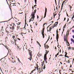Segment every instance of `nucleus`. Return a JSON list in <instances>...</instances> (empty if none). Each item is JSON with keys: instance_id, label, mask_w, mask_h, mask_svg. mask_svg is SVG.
Segmentation results:
<instances>
[{"instance_id": "1", "label": "nucleus", "mask_w": 74, "mask_h": 74, "mask_svg": "<svg viewBox=\"0 0 74 74\" xmlns=\"http://www.w3.org/2000/svg\"><path fill=\"white\" fill-rule=\"evenodd\" d=\"M36 11L37 10L36 9H35V10H34V12H32L31 15L32 16V17L30 19V20H31V21H34V18H35V16H34V15H35V14L36 13Z\"/></svg>"}, {"instance_id": "2", "label": "nucleus", "mask_w": 74, "mask_h": 74, "mask_svg": "<svg viewBox=\"0 0 74 74\" xmlns=\"http://www.w3.org/2000/svg\"><path fill=\"white\" fill-rule=\"evenodd\" d=\"M28 51H29V55L30 56V57L29 58H28V59H29L30 61H31V59H32V51H30V50H28Z\"/></svg>"}, {"instance_id": "3", "label": "nucleus", "mask_w": 74, "mask_h": 74, "mask_svg": "<svg viewBox=\"0 0 74 74\" xmlns=\"http://www.w3.org/2000/svg\"><path fill=\"white\" fill-rule=\"evenodd\" d=\"M69 33H67L66 36H64V41H67V37H68V36H69Z\"/></svg>"}, {"instance_id": "4", "label": "nucleus", "mask_w": 74, "mask_h": 74, "mask_svg": "<svg viewBox=\"0 0 74 74\" xmlns=\"http://www.w3.org/2000/svg\"><path fill=\"white\" fill-rule=\"evenodd\" d=\"M45 15L44 16V17L43 18H45V17H46V15H47V9L46 8H45Z\"/></svg>"}, {"instance_id": "5", "label": "nucleus", "mask_w": 74, "mask_h": 74, "mask_svg": "<svg viewBox=\"0 0 74 74\" xmlns=\"http://www.w3.org/2000/svg\"><path fill=\"white\" fill-rule=\"evenodd\" d=\"M10 5H11V4L12 5V6H16V3H12L11 2H10Z\"/></svg>"}, {"instance_id": "6", "label": "nucleus", "mask_w": 74, "mask_h": 74, "mask_svg": "<svg viewBox=\"0 0 74 74\" xmlns=\"http://www.w3.org/2000/svg\"><path fill=\"white\" fill-rule=\"evenodd\" d=\"M10 20H11V19L10 20H9L7 21H5L0 22V23H2L1 24L2 25H5V23H4V22H8V21H10Z\"/></svg>"}, {"instance_id": "7", "label": "nucleus", "mask_w": 74, "mask_h": 74, "mask_svg": "<svg viewBox=\"0 0 74 74\" xmlns=\"http://www.w3.org/2000/svg\"><path fill=\"white\" fill-rule=\"evenodd\" d=\"M16 50L17 51H20V47L17 46V47L16 48Z\"/></svg>"}, {"instance_id": "8", "label": "nucleus", "mask_w": 74, "mask_h": 74, "mask_svg": "<svg viewBox=\"0 0 74 74\" xmlns=\"http://www.w3.org/2000/svg\"><path fill=\"white\" fill-rule=\"evenodd\" d=\"M58 22H56L54 25H53V26H54L53 27V28H52V29H53V28L55 26H57V25H58Z\"/></svg>"}, {"instance_id": "9", "label": "nucleus", "mask_w": 74, "mask_h": 74, "mask_svg": "<svg viewBox=\"0 0 74 74\" xmlns=\"http://www.w3.org/2000/svg\"><path fill=\"white\" fill-rule=\"evenodd\" d=\"M59 38V34H56V39L57 40V41H58V39Z\"/></svg>"}, {"instance_id": "10", "label": "nucleus", "mask_w": 74, "mask_h": 74, "mask_svg": "<svg viewBox=\"0 0 74 74\" xmlns=\"http://www.w3.org/2000/svg\"><path fill=\"white\" fill-rule=\"evenodd\" d=\"M38 72L39 73H41V72H42V71H41V69H40V68L39 69H38Z\"/></svg>"}, {"instance_id": "11", "label": "nucleus", "mask_w": 74, "mask_h": 74, "mask_svg": "<svg viewBox=\"0 0 74 74\" xmlns=\"http://www.w3.org/2000/svg\"><path fill=\"white\" fill-rule=\"evenodd\" d=\"M36 67H35V69H37V70H38V64H36Z\"/></svg>"}, {"instance_id": "12", "label": "nucleus", "mask_w": 74, "mask_h": 74, "mask_svg": "<svg viewBox=\"0 0 74 74\" xmlns=\"http://www.w3.org/2000/svg\"><path fill=\"white\" fill-rule=\"evenodd\" d=\"M45 29V28H43L42 29V33H44V29Z\"/></svg>"}, {"instance_id": "13", "label": "nucleus", "mask_w": 74, "mask_h": 74, "mask_svg": "<svg viewBox=\"0 0 74 74\" xmlns=\"http://www.w3.org/2000/svg\"><path fill=\"white\" fill-rule=\"evenodd\" d=\"M65 57H67V53L66 52H65Z\"/></svg>"}, {"instance_id": "14", "label": "nucleus", "mask_w": 74, "mask_h": 74, "mask_svg": "<svg viewBox=\"0 0 74 74\" xmlns=\"http://www.w3.org/2000/svg\"><path fill=\"white\" fill-rule=\"evenodd\" d=\"M64 1L62 3V6H61L62 9V7H63V5L64 4Z\"/></svg>"}, {"instance_id": "15", "label": "nucleus", "mask_w": 74, "mask_h": 74, "mask_svg": "<svg viewBox=\"0 0 74 74\" xmlns=\"http://www.w3.org/2000/svg\"><path fill=\"white\" fill-rule=\"evenodd\" d=\"M49 39H48L47 41L46 42L45 44H44L45 45V44L48 41V40H49Z\"/></svg>"}, {"instance_id": "16", "label": "nucleus", "mask_w": 74, "mask_h": 74, "mask_svg": "<svg viewBox=\"0 0 74 74\" xmlns=\"http://www.w3.org/2000/svg\"><path fill=\"white\" fill-rule=\"evenodd\" d=\"M44 59L45 61H46V60H47V57H44Z\"/></svg>"}, {"instance_id": "17", "label": "nucleus", "mask_w": 74, "mask_h": 74, "mask_svg": "<svg viewBox=\"0 0 74 74\" xmlns=\"http://www.w3.org/2000/svg\"><path fill=\"white\" fill-rule=\"evenodd\" d=\"M42 34L43 37V38H44V34L43 33H42Z\"/></svg>"}, {"instance_id": "18", "label": "nucleus", "mask_w": 74, "mask_h": 74, "mask_svg": "<svg viewBox=\"0 0 74 74\" xmlns=\"http://www.w3.org/2000/svg\"><path fill=\"white\" fill-rule=\"evenodd\" d=\"M45 24H47V23H45L43 25V28H45V27L44 26V25H45Z\"/></svg>"}, {"instance_id": "19", "label": "nucleus", "mask_w": 74, "mask_h": 74, "mask_svg": "<svg viewBox=\"0 0 74 74\" xmlns=\"http://www.w3.org/2000/svg\"><path fill=\"white\" fill-rule=\"evenodd\" d=\"M67 46H70V44H69V43L68 42L67 43Z\"/></svg>"}, {"instance_id": "20", "label": "nucleus", "mask_w": 74, "mask_h": 74, "mask_svg": "<svg viewBox=\"0 0 74 74\" xmlns=\"http://www.w3.org/2000/svg\"><path fill=\"white\" fill-rule=\"evenodd\" d=\"M15 29L14 26H13L12 27V30H14Z\"/></svg>"}, {"instance_id": "21", "label": "nucleus", "mask_w": 74, "mask_h": 74, "mask_svg": "<svg viewBox=\"0 0 74 74\" xmlns=\"http://www.w3.org/2000/svg\"><path fill=\"white\" fill-rule=\"evenodd\" d=\"M47 54H45L44 56V57H47V53H46Z\"/></svg>"}, {"instance_id": "22", "label": "nucleus", "mask_w": 74, "mask_h": 74, "mask_svg": "<svg viewBox=\"0 0 74 74\" xmlns=\"http://www.w3.org/2000/svg\"><path fill=\"white\" fill-rule=\"evenodd\" d=\"M14 43H16V41H17V40H18L17 39H16V40H15L14 39Z\"/></svg>"}, {"instance_id": "23", "label": "nucleus", "mask_w": 74, "mask_h": 74, "mask_svg": "<svg viewBox=\"0 0 74 74\" xmlns=\"http://www.w3.org/2000/svg\"><path fill=\"white\" fill-rule=\"evenodd\" d=\"M58 29L56 31V34H58Z\"/></svg>"}, {"instance_id": "24", "label": "nucleus", "mask_w": 74, "mask_h": 74, "mask_svg": "<svg viewBox=\"0 0 74 74\" xmlns=\"http://www.w3.org/2000/svg\"><path fill=\"white\" fill-rule=\"evenodd\" d=\"M42 66H43V65H44V61H43L42 62Z\"/></svg>"}, {"instance_id": "25", "label": "nucleus", "mask_w": 74, "mask_h": 74, "mask_svg": "<svg viewBox=\"0 0 74 74\" xmlns=\"http://www.w3.org/2000/svg\"><path fill=\"white\" fill-rule=\"evenodd\" d=\"M51 29H52V28L51 27H50L49 29V32H51Z\"/></svg>"}, {"instance_id": "26", "label": "nucleus", "mask_w": 74, "mask_h": 74, "mask_svg": "<svg viewBox=\"0 0 74 74\" xmlns=\"http://www.w3.org/2000/svg\"><path fill=\"white\" fill-rule=\"evenodd\" d=\"M46 48H47V49H48V48H49V46L48 45H46Z\"/></svg>"}, {"instance_id": "27", "label": "nucleus", "mask_w": 74, "mask_h": 74, "mask_svg": "<svg viewBox=\"0 0 74 74\" xmlns=\"http://www.w3.org/2000/svg\"><path fill=\"white\" fill-rule=\"evenodd\" d=\"M71 41L72 42H73V40H74L73 39V38H71Z\"/></svg>"}, {"instance_id": "28", "label": "nucleus", "mask_w": 74, "mask_h": 74, "mask_svg": "<svg viewBox=\"0 0 74 74\" xmlns=\"http://www.w3.org/2000/svg\"><path fill=\"white\" fill-rule=\"evenodd\" d=\"M22 10H21V9H20L19 12H22Z\"/></svg>"}, {"instance_id": "29", "label": "nucleus", "mask_w": 74, "mask_h": 74, "mask_svg": "<svg viewBox=\"0 0 74 74\" xmlns=\"http://www.w3.org/2000/svg\"><path fill=\"white\" fill-rule=\"evenodd\" d=\"M66 24H65L64 25V27H63V28L64 29V28H65V27H66Z\"/></svg>"}, {"instance_id": "30", "label": "nucleus", "mask_w": 74, "mask_h": 74, "mask_svg": "<svg viewBox=\"0 0 74 74\" xmlns=\"http://www.w3.org/2000/svg\"><path fill=\"white\" fill-rule=\"evenodd\" d=\"M36 4H37V0H34Z\"/></svg>"}, {"instance_id": "31", "label": "nucleus", "mask_w": 74, "mask_h": 74, "mask_svg": "<svg viewBox=\"0 0 74 74\" xmlns=\"http://www.w3.org/2000/svg\"><path fill=\"white\" fill-rule=\"evenodd\" d=\"M59 51V52L57 54V55H56L57 56H58V55H59V52H60V51H59V49H58Z\"/></svg>"}, {"instance_id": "32", "label": "nucleus", "mask_w": 74, "mask_h": 74, "mask_svg": "<svg viewBox=\"0 0 74 74\" xmlns=\"http://www.w3.org/2000/svg\"><path fill=\"white\" fill-rule=\"evenodd\" d=\"M6 32H7V34H9V32L7 31L6 30Z\"/></svg>"}, {"instance_id": "33", "label": "nucleus", "mask_w": 74, "mask_h": 74, "mask_svg": "<svg viewBox=\"0 0 74 74\" xmlns=\"http://www.w3.org/2000/svg\"><path fill=\"white\" fill-rule=\"evenodd\" d=\"M48 52H49V51H46V54H47H47H48Z\"/></svg>"}, {"instance_id": "34", "label": "nucleus", "mask_w": 74, "mask_h": 74, "mask_svg": "<svg viewBox=\"0 0 74 74\" xmlns=\"http://www.w3.org/2000/svg\"><path fill=\"white\" fill-rule=\"evenodd\" d=\"M18 61L20 63H21V61H20V60H19V58H18Z\"/></svg>"}, {"instance_id": "35", "label": "nucleus", "mask_w": 74, "mask_h": 74, "mask_svg": "<svg viewBox=\"0 0 74 74\" xmlns=\"http://www.w3.org/2000/svg\"><path fill=\"white\" fill-rule=\"evenodd\" d=\"M37 44H38V45H40V43H39V42H38V41H37Z\"/></svg>"}, {"instance_id": "36", "label": "nucleus", "mask_w": 74, "mask_h": 74, "mask_svg": "<svg viewBox=\"0 0 74 74\" xmlns=\"http://www.w3.org/2000/svg\"><path fill=\"white\" fill-rule=\"evenodd\" d=\"M11 42L12 43V44H13H13H14V42H13V41H11Z\"/></svg>"}, {"instance_id": "37", "label": "nucleus", "mask_w": 74, "mask_h": 74, "mask_svg": "<svg viewBox=\"0 0 74 74\" xmlns=\"http://www.w3.org/2000/svg\"><path fill=\"white\" fill-rule=\"evenodd\" d=\"M52 24H50V25H49L47 28V29H48V28L49 27V26H51Z\"/></svg>"}, {"instance_id": "38", "label": "nucleus", "mask_w": 74, "mask_h": 74, "mask_svg": "<svg viewBox=\"0 0 74 74\" xmlns=\"http://www.w3.org/2000/svg\"><path fill=\"white\" fill-rule=\"evenodd\" d=\"M69 49H71V47H68Z\"/></svg>"}, {"instance_id": "39", "label": "nucleus", "mask_w": 74, "mask_h": 74, "mask_svg": "<svg viewBox=\"0 0 74 74\" xmlns=\"http://www.w3.org/2000/svg\"><path fill=\"white\" fill-rule=\"evenodd\" d=\"M55 3H56V5H57V4L56 3V0H55Z\"/></svg>"}, {"instance_id": "40", "label": "nucleus", "mask_w": 74, "mask_h": 74, "mask_svg": "<svg viewBox=\"0 0 74 74\" xmlns=\"http://www.w3.org/2000/svg\"><path fill=\"white\" fill-rule=\"evenodd\" d=\"M39 53V55L40 56H42L41 54H40V53Z\"/></svg>"}, {"instance_id": "41", "label": "nucleus", "mask_w": 74, "mask_h": 74, "mask_svg": "<svg viewBox=\"0 0 74 74\" xmlns=\"http://www.w3.org/2000/svg\"><path fill=\"white\" fill-rule=\"evenodd\" d=\"M45 66H44V68H43V69H45Z\"/></svg>"}, {"instance_id": "42", "label": "nucleus", "mask_w": 74, "mask_h": 74, "mask_svg": "<svg viewBox=\"0 0 74 74\" xmlns=\"http://www.w3.org/2000/svg\"><path fill=\"white\" fill-rule=\"evenodd\" d=\"M25 19H26L25 20V23H26V17H25Z\"/></svg>"}, {"instance_id": "43", "label": "nucleus", "mask_w": 74, "mask_h": 74, "mask_svg": "<svg viewBox=\"0 0 74 74\" xmlns=\"http://www.w3.org/2000/svg\"><path fill=\"white\" fill-rule=\"evenodd\" d=\"M16 38L17 39H18V40H21V39H19V38H18L17 37Z\"/></svg>"}, {"instance_id": "44", "label": "nucleus", "mask_w": 74, "mask_h": 74, "mask_svg": "<svg viewBox=\"0 0 74 74\" xmlns=\"http://www.w3.org/2000/svg\"><path fill=\"white\" fill-rule=\"evenodd\" d=\"M70 61V60H69L68 61H67V62L68 61V63H70V61Z\"/></svg>"}, {"instance_id": "45", "label": "nucleus", "mask_w": 74, "mask_h": 74, "mask_svg": "<svg viewBox=\"0 0 74 74\" xmlns=\"http://www.w3.org/2000/svg\"><path fill=\"white\" fill-rule=\"evenodd\" d=\"M71 8H72V7L71 6V7H70L69 9H70V10H71Z\"/></svg>"}, {"instance_id": "46", "label": "nucleus", "mask_w": 74, "mask_h": 74, "mask_svg": "<svg viewBox=\"0 0 74 74\" xmlns=\"http://www.w3.org/2000/svg\"><path fill=\"white\" fill-rule=\"evenodd\" d=\"M14 62H14V64L15 65L17 64L15 63V61H14Z\"/></svg>"}, {"instance_id": "47", "label": "nucleus", "mask_w": 74, "mask_h": 74, "mask_svg": "<svg viewBox=\"0 0 74 74\" xmlns=\"http://www.w3.org/2000/svg\"><path fill=\"white\" fill-rule=\"evenodd\" d=\"M12 37H13V38H15V36H12Z\"/></svg>"}, {"instance_id": "48", "label": "nucleus", "mask_w": 74, "mask_h": 74, "mask_svg": "<svg viewBox=\"0 0 74 74\" xmlns=\"http://www.w3.org/2000/svg\"><path fill=\"white\" fill-rule=\"evenodd\" d=\"M23 12H22V13H18V14H23Z\"/></svg>"}, {"instance_id": "49", "label": "nucleus", "mask_w": 74, "mask_h": 74, "mask_svg": "<svg viewBox=\"0 0 74 74\" xmlns=\"http://www.w3.org/2000/svg\"><path fill=\"white\" fill-rule=\"evenodd\" d=\"M62 56V55L60 54L59 56Z\"/></svg>"}, {"instance_id": "50", "label": "nucleus", "mask_w": 74, "mask_h": 74, "mask_svg": "<svg viewBox=\"0 0 74 74\" xmlns=\"http://www.w3.org/2000/svg\"><path fill=\"white\" fill-rule=\"evenodd\" d=\"M69 21V18H68V20L67 21V22H68V21Z\"/></svg>"}, {"instance_id": "51", "label": "nucleus", "mask_w": 74, "mask_h": 74, "mask_svg": "<svg viewBox=\"0 0 74 74\" xmlns=\"http://www.w3.org/2000/svg\"><path fill=\"white\" fill-rule=\"evenodd\" d=\"M72 32L73 33H74V30L73 29V30H72Z\"/></svg>"}, {"instance_id": "52", "label": "nucleus", "mask_w": 74, "mask_h": 74, "mask_svg": "<svg viewBox=\"0 0 74 74\" xmlns=\"http://www.w3.org/2000/svg\"><path fill=\"white\" fill-rule=\"evenodd\" d=\"M68 6L69 7H71V5H69Z\"/></svg>"}, {"instance_id": "53", "label": "nucleus", "mask_w": 74, "mask_h": 74, "mask_svg": "<svg viewBox=\"0 0 74 74\" xmlns=\"http://www.w3.org/2000/svg\"><path fill=\"white\" fill-rule=\"evenodd\" d=\"M72 49L73 50H74V47L72 48Z\"/></svg>"}, {"instance_id": "54", "label": "nucleus", "mask_w": 74, "mask_h": 74, "mask_svg": "<svg viewBox=\"0 0 74 74\" xmlns=\"http://www.w3.org/2000/svg\"><path fill=\"white\" fill-rule=\"evenodd\" d=\"M31 21H32V20H31V19L29 20V22H31Z\"/></svg>"}, {"instance_id": "55", "label": "nucleus", "mask_w": 74, "mask_h": 74, "mask_svg": "<svg viewBox=\"0 0 74 74\" xmlns=\"http://www.w3.org/2000/svg\"><path fill=\"white\" fill-rule=\"evenodd\" d=\"M21 23H20V22H19L18 23L19 25H20V24H21Z\"/></svg>"}, {"instance_id": "56", "label": "nucleus", "mask_w": 74, "mask_h": 74, "mask_svg": "<svg viewBox=\"0 0 74 74\" xmlns=\"http://www.w3.org/2000/svg\"><path fill=\"white\" fill-rule=\"evenodd\" d=\"M26 1H26V0H25V1H24L25 3H26Z\"/></svg>"}, {"instance_id": "57", "label": "nucleus", "mask_w": 74, "mask_h": 74, "mask_svg": "<svg viewBox=\"0 0 74 74\" xmlns=\"http://www.w3.org/2000/svg\"><path fill=\"white\" fill-rule=\"evenodd\" d=\"M13 71H16V70L15 69H13Z\"/></svg>"}, {"instance_id": "58", "label": "nucleus", "mask_w": 74, "mask_h": 74, "mask_svg": "<svg viewBox=\"0 0 74 74\" xmlns=\"http://www.w3.org/2000/svg\"><path fill=\"white\" fill-rule=\"evenodd\" d=\"M65 20H66V18H64V21H65Z\"/></svg>"}, {"instance_id": "59", "label": "nucleus", "mask_w": 74, "mask_h": 74, "mask_svg": "<svg viewBox=\"0 0 74 74\" xmlns=\"http://www.w3.org/2000/svg\"><path fill=\"white\" fill-rule=\"evenodd\" d=\"M66 14L67 16H69L68 15V14H67V13H66Z\"/></svg>"}, {"instance_id": "60", "label": "nucleus", "mask_w": 74, "mask_h": 74, "mask_svg": "<svg viewBox=\"0 0 74 74\" xmlns=\"http://www.w3.org/2000/svg\"><path fill=\"white\" fill-rule=\"evenodd\" d=\"M32 8L33 10H34V7L33 6V7H32Z\"/></svg>"}, {"instance_id": "61", "label": "nucleus", "mask_w": 74, "mask_h": 74, "mask_svg": "<svg viewBox=\"0 0 74 74\" xmlns=\"http://www.w3.org/2000/svg\"><path fill=\"white\" fill-rule=\"evenodd\" d=\"M36 6H37V5H34V7H36Z\"/></svg>"}, {"instance_id": "62", "label": "nucleus", "mask_w": 74, "mask_h": 74, "mask_svg": "<svg viewBox=\"0 0 74 74\" xmlns=\"http://www.w3.org/2000/svg\"><path fill=\"white\" fill-rule=\"evenodd\" d=\"M7 38H7V37H6L5 39H7Z\"/></svg>"}, {"instance_id": "63", "label": "nucleus", "mask_w": 74, "mask_h": 74, "mask_svg": "<svg viewBox=\"0 0 74 74\" xmlns=\"http://www.w3.org/2000/svg\"><path fill=\"white\" fill-rule=\"evenodd\" d=\"M72 18H74V15L72 17Z\"/></svg>"}, {"instance_id": "64", "label": "nucleus", "mask_w": 74, "mask_h": 74, "mask_svg": "<svg viewBox=\"0 0 74 74\" xmlns=\"http://www.w3.org/2000/svg\"><path fill=\"white\" fill-rule=\"evenodd\" d=\"M73 38H74V35L73 36Z\"/></svg>"}]
</instances>
